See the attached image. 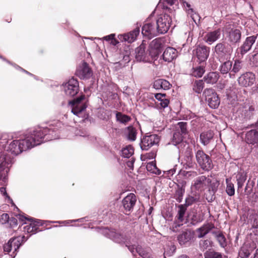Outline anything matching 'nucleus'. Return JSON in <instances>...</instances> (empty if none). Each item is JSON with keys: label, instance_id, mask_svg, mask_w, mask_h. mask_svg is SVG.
<instances>
[{"label": "nucleus", "instance_id": "f257e3e1", "mask_svg": "<svg viewBox=\"0 0 258 258\" xmlns=\"http://www.w3.org/2000/svg\"><path fill=\"white\" fill-rule=\"evenodd\" d=\"M56 132L55 129L51 127H38L27 134L24 139L13 141L6 151L17 155L23 151L39 145L43 142L56 139Z\"/></svg>", "mask_w": 258, "mask_h": 258}, {"label": "nucleus", "instance_id": "f03ea898", "mask_svg": "<svg viewBox=\"0 0 258 258\" xmlns=\"http://www.w3.org/2000/svg\"><path fill=\"white\" fill-rule=\"evenodd\" d=\"M103 233L114 242L125 244L134 255H135V252H136L142 257L146 251L140 246L135 248L134 245H130L135 242V239L133 234L131 232H117L113 229L105 228L103 230Z\"/></svg>", "mask_w": 258, "mask_h": 258}, {"label": "nucleus", "instance_id": "7ed1b4c3", "mask_svg": "<svg viewBox=\"0 0 258 258\" xmlns=\"http://www.w3.org/2000/svg\"><path fill=\"white\" fill-rule=\"evenodd\" d=\"M27 239L25 236L13 237L4 245V251L14 258L17 254L18 249Z\"/></svg>", "mask_w": 258, "mask_h": 258}, {"label": "nucleus", "instance_id": "20e7f679", "mask_svg": "<svg viewBox=\"0 0 258 258\" xmlns=\"http://www.w3.org/2000/svg\"><path fill=\"white\" fill-rule=\"evenodd\" d=\"M187 134V123L184 122H178L177 124L176 129L174 132L172 139V144L178 146L180 150L186 142H183V138L184 135Z\"/></svg>", "mask_w": 258, "mask_h": 258}, {"label": "nucleus", "instance_id": "39448f33", "mask_svg": "<svg viewBox=\"0 0 258 258\" xmlns=\"http://www.w3.org/2000/svg\"><path fill=\"white\" fill-rule=\"evenodd\" d=\"M211 183V180L210 178L205 175H202L195 179L191 183V190L192 193H201L207 189L210 184Z\"/></svg>", "mask_w": 258, "mask_h": 258}, {"label": "nucleus", "instance_id": "423d86ee", "mask_svg": "<svg viewBox=\"0 0 258 258\" xmlns=\"http://www.w3.org/2000/svg\"><path fill=\"white\" fill-rule=\"evenodd\" d=\"M232 51L231 45L226 42L217 43L214 48V52L220 61L229 58Z\"/></svg>", "mask_w": 258, "mask_h": 258}, {"label": "nucleus", "instance_id": "0eeeda50", "mask_svg": "<svg viewBox=\"0 0 258 258\" xmlns=\"http://www.w3.org/2000/svg\"><path fill=\"white\" fill-rule=\"evenodd\" d=\"M13 163L12 158L6 151L0 153V180L5 178Z\"/></svg>", "mask_w": 258, "mask_h": 258}, {"label": "nucleus", "instance_id": "6e6552de", "mask_svg": "<svg viewBox=\"0 0 258 258\" xmlns=\"http://www.w3.org/2000/svg\"><path fill=\"white\" fill-rule=\"evenodd\" d=\"M196 160L201 168L206 171L211 170L213 167L212 160L210 157L202 150H198L196 154Z\"/></svg>", "mask_w": 258, "mask_h": 258}, {"label": "nucleus", "instance_id": "1a4fd4ad", "mask_svg": "<svg viewBox=\"0 0 258 258\" xmlns=\"http://www.w3.org/2000/svg\"><path fill=\"white\" fill-rule=\"evenodd\" d=\"M171 18L167 14L161 16L157 20L156 27L158 34H164L168 30L171 23Z\"/></svg>", "mask_w": 258, "mask_h": 258}, {"label": "nucleus", "instance_id": "9d476101", "mask_svg": "<svg viewBox=\"0 0 258 258\" xmlns=\"http://www.w3.org/2000/svg\"><path fill=\"white\" fill-rule=\"evenodd\" d=\"M205 100L210 107L216 109L220 104V99L216 92L212 89H207L204 91Z\"/></svg>", "mask_w": 258, "mask_h": 258}, {"label": "nucleus", "instance_id": "9b49d317", "mask_svg": "<svg viewBox=\"0 0 258 258\" xmlns=\"http://www.w3.org/2000/svg\"><path fill=\"white\" fill-rule=\"evenodd\" d=\"M19 219L22 222L25 220L31 221L29 225H26L23 227L24 231L28 233H32V234L36 233L38 227L43 225V222L40 220H34L32 218L29 219L21 215H19Z\"/></svg>", "mask_w": 258, "mask_h": 258}, {"label": "nucleus", "instance_id": "f8f14e48", "mask_svg": "<svg viewBox=\"0 0 258 258\" xmlns=\"http://www.w3.org/2000/svg\"><path fill=\"white\" fill-rule=\"evenodd\" d=\"M63 89L67 95L74 96L79 91L78 81L74 78H72L67 83L63 85Z\"/></svg>", "mask_w": 258, "mask_h": 258}, {"label": "nucleus", "instance_id": "ddd939ff", "mask_svg": "<svg viewBox=\"0 0 258 258\" xmlns=\"http://www.w3.org/2000/svg\"><path fill=\"white\" fill-rule=\"evenodd\" d=\"M160 141L157 135L146 136L141 140V148L143 150H148L154 145H157Z\"/></svg>", "mask_w": 258, "mask_h": 258}, {"label": "nucleus", "instance_id": "4468645a", "mask_svg": "<svg viewBox=\"0 0 258 258\" xmlns=\"http://www.w3.org/2000/svg\"><path fill=\"white\" fill-rule=\"evenodd\" d=\"M193 55L200 62L206 61L210 53V48L205 45H199L193 50Z\"/></svg>", "mask_w": 258, "mask_h": 258}, {"label": "nucleus", "instance_id": "2eb2a0df", "mask_svg": "<svg viewBox=\"0 0 258 258\" xmlns=\"http://www.w3.org/2000/svg\"><path fill=\"white\" fill-rule=\"evenodd\" d=\"M76 74L81 79H88L92 76L93 72L88 64L83 62L78 68Z\"/></svg>", "mask_w": 258, "mask_h": 258}, {"label": "nucleus", "instance_id": "dca6fc26", "mask_svg": "<svg viewBox=\"0 0 258 258\" xmlns=\"http://www.w3.org/2000/svg\"><path fill=\"white\" fill-rule=\"evenodd\" d=\"M84 98V95H82L70 102L72 105V112L74 114L79 116L80 114L86 108V104L82 103V101Z\"/></svg>", "mask_w": 258, "mask_h": 258}, {"label": "nucleus", "instance_id": "f3484780", "mask_svg": "<svg viewBox=\"0 0 258 258\" xmlns=\"http://www.w3.org/2000/svg\"><path fill=\"white\" fill-rule=\"evenodd\" d=\"M162 43L161 40L155 39L151 41L149 45V51L152 59L156 60L161 51Z\"/></svg>", "mask_w": 258, "mask_h": 258}, {"label": "nucleus", "instance_id": "a211bd4d", "mask_svg": "<svg viewBox=\"0 0 258 258\" xmlns=\"http://www.w3.org/2000/svg\"><path fill=\"white\" fill-rule=\"evenodd\" d=\"M136 201V197L133 193H130L122 200V204L126 214H128L127 212H130L133 210Z\"/></svg>", "mask_w": 258, "mask_h": 258}, {"label": "nucleus", "instance_id": "6ab92c4d", "mask_svg": "<svg viewBox=\"0 0 258 258\" xmlns=\"http://www.w3.org/2000/svg\"><path fill=\"white\" fill-rule=\"evenodd\" d=\"M137 25V26L136 28L130 32L124 34L119 35L118 36L119 40L122 42L125 41L128 43H132L134 42L136 39V38L139 34L140 31V27L141 26V25H138V23Z\"/></svg>", "mask_w": 258, "mask_h": 258}, {"label": "nucleus", "instance_id": "aec40b11", "mask_svg": "<svg viewBox=\"0 0 258 258\" xmlns=\"http://www.w3.org/2000/svg\"><path fill=\"white\" fill-rule=\"evenodd\" d=\"M136 59L138 61L144 62H151L153 60L150 55V53L149 54L145 53V46L142 44L136 49Z\"/></svg>", "mask_w": 258, "mask_h": 258}, {"label": "nucleus", "instance_id": "412c9836", "mask_svg": "<svg viewBox=\"0 0 258 258\" xmlns=\"http://www.w3.org/2000/svg\"><path fill=\"white\" fill-rule=\"evenodd\" d=\"M255 81V76L251 72H246L238 78V82L240 85L247 87L252 85Z\"/></svg>", "mask_w": 258, "mask_h": 258}, {"label": "nucleus", "instance_id": "4be33fe9", "mask_svg": "<svg viewBox=\"0 0 258 258\" xmlns=\"http://www.w3.org/2000/svg\"><path fill=\"white\" fill-rule=\"evenodd\" d=\"M142 33L149 39H151L158 34L155 24L150 23H147L143 26Z\"/></svg>", "mask_w": 258, "mask_h": 258}, {"label": "nucleus", "instance_id": "5701e85b", "mask_svg": "<svg viewBox=\"0 0 258 258\" xmlns=\"http://www.w3.org/2000/svg\"><path fill=\"white\" fill-rule=\"evenodd\" d=\"M180 1L182 2L183 7L185 9L187 15L190 16L194 22L197 24L198 22L200 21V16L199 14L197 13L191 7V5L189 3L184 0Z\"/></svg>", "mask_w": 258, "mask_h": 258}, {"label": "nucleus", "instance_id": "b1692460", "mask_svg": "<svg viewBox=\"0 0 258 258\" xmlns=\"http://www.w3.org/2000/svg\"><path fill=\"white\" fill-rule=\"evenodd\" d=\"M177 56V50L173 47H167L162 55L163 59L167 62H170Z\"/></svg>", "mask_w": 258, "mask_h": 258}, {"label": "nucleus", "instance_id": "393cba45", "mask_svg": "<svg viewBox=\"0 0 258 258\" xmlns=\"http://www.w3.org/2000/svg\"><path fill=\"white\" fill-rule=\"evenodd\" d=\"M256 38V37L255 36H251L246 38L243 45L240 48L241 54L246 53L250 49L252 45L255 42Z\"/></svg>", "mask_w": 258, "mask_h": 258}, {"label": "nucleus", "instance_id": "a878e982", "mask_svg": "<svg viewBox=\"0 0 258 258\" xmlns=\"http://www.w3.org/2000/svg\"><path fill=\"white\" fill-rule=\"evenodd\" d=\"M178 214L176 217L178 220V223H175L174 225L173 226V231H175V229L182 225V223L184 220V216L186 211V207L184 205H180L178 206Z\"/></svg>", "mask_w": 258, "mask_h": 258}, {"label": "nucleus", "instance_id": "bb28decb", "mask_svg": "<svg viewBox=\"0 0 258 258\" xmlns=\"http://www.w3.org/2000/svg\"><path fill=\"white\" fill-rule=\"evenodd\" d=\"M221 36V30L218 29L208 33L205 36V40L209 44H212L217 41Z\"/></svg>", "mask_w": 258, "mask_h": 258}, {"label": "nucleus", "instance_id": "cd10ccee", "mask_svg": "<svg viewBox=\"0 0 258 258\" xmlns=\"http://www.w3.org/2000/svg\"><path fill=\"white\" fill-rule=\"evenodd\" d=\"M241 36V31L238 29H232L228 32V40L232 43L239 42Z\"/></svg>", "mask_w": 258, "mask_h": 258}, {"label": "nucleus", "instance_id": "c85d7f7f", "mask_svg": "<svg viewBox=\"0 0 258 258\" xmlns=\"http://www.w3.org/2000/svg\"><path fill=\"white\" fill-rule=\"evenodd\" d=\"M213 228H214V225L211 223H208L203 225L197 230L198 237L202 238L204 237Z\"/></svg>", "mask_w": 258, "mask_h": 258}, {"label": "nucleus", "instance_id": "c756f323", "mask_svg": "<svg viewBox=\"0 0 258 258\" xmlns=\"http://www.w3.org/2000/svg\"><path fill=\"white\" fill-rule=\"evenodd\" d=\"M171 85L170 83L164 79H158L153 83V87L156 90L163 89L167 90L170 89Z\"/></svg>", "mask_w": 258, "mask_h": 258}, {"label": "nucleus", "instance_id": "7c9ffc66", "mask_svg": "<svg viewBox=\"0 0 258 258\" xmlns=\"http://www.w3.org/2000/svg\"><path fill=\"white\" fill-rule=\"evenodd\" d=\"M192 233L189 230H186L183 232L178 236L179 243L182 245L186 244L192 238Z\"/></svg>", "mask_w": 258, "mask_h": 258}, {"label": "nucleus", "instance_id": "2f4dec72", "mask_svg": "<svg viewBox=\"0 0 258 258\" xmlns=\"http://www.w3.org/2000/svg\"><path fill=\"white\" fill-rule=\"evenodd\" d=\"M219 78V75L217 72H210L204 78V81L207 84H214L216 83Z\"/></svg>", "mask_w": 258, "mask_h": 258}, {"label": "nucleus", "instance_id": "473e14b6", "mask_svg": "<svg viewBox=\"0 0 258 258\" xmlns=\"http://www.w3.org/2000/svg\"><path fill=\"white\" fill-rule=\"evenodd\" d=\"M125 135L128 140L134 141L136 139L137 130L133 126H129L125 129Z\"/></svg>", "mask_w": 258, "mask_h": 258}, {"label": "nucleus", "instance_id": "72a5a7b5", "mask_svg": "<svg viewBox=\"0 0 258 258\" xmlns=\"http://www.w3.org/2000/svg\"><path fill=\"white\" fill-rule=\"evenodd\" d=\"M246 140L249 144H254L258 141V132L256 130H251L246 134Z\"/></svg>", "mask_w": 258, "mask_h": 258}, {"label": "nucleus", "instance_id": "f704fd0d", "mask_svg": "<svg viewBox=\"0 0 258 258\" xmlns=\"http://www.w3.org/2000/svg\"><path fill=\"white\" fill-rule=\"evenodd\" d=\"M200 195L196 192L192 193L191 195L188 196L185 199V206L186 207L190 206L194 203H197L200 201Z\"/></svg>", "mask_w": 258, "mask_h": 258}, {"label": "nucleus", "instance_id": "c9c22d12", "mask_svg": "<svg viewBox=\"0 0 258 258\" xmlns=\"http://www.w3.org/2000/svg\"><path fill=\"white\" fill-rule=\"evenodd\" d=\"M213 136L214 133L211 131L202 133L200 135V140L202 143L204 145H207L213 138Z\"/></svg>", "mask_w": 258, "mask_h": 258}, {"label": "nucleus", "instance_id": "e433bc0d", "mask_svg": "<svg viewBox=\"0 0 258 258\" xmlns=\"http://www.w3.org/2000/svg\"><path fill=\"white\" fill-rule=\"evenodd\" d=\"M185 148V151L184 152V155L185 160L189 164L191 163V161L193 158L192 149L191 146H190L188 144L185 143L183 145Z\"/></svg>", "mask_w": 258, "mask_h": 258}, {"label": "nucleus", "instance_id": "4c0bfd02", "mask_svg": "<svg viewBox=\"0 0 258 258\" xmlns=\"http://www.w3.org/2000/svg\"><path fill=\"white\" fill-rule=\"evenodd\" d=\"M146 168L148 171L153 174L160 175L161 173V171L157 167L156 163L154 162L147 163Z\"/></svg>", "mask_w": 258, "mask_h": 258}, {"label": "nucleus", "instance_id": "58836bf2", "mask_svg": "<svg viewBox=\"0 0 258 258\" xmlns=\"http://www.w3.org/2000/svg\"><path fill=\"white\" fill-rule=\"evenodd\" d=\"M232 65V62L230 60L224 62L221 65V73L223 74H227L230 71H231Z\"/></svg>", "mask_w": 258, "mask_h": 258}, {"label": "nucleus", "instance_id": "ea45409f", "mask_svg": "<svg viewBox=\"0 0 258 258\" xmlns=\"http://www.w3.org/2000/svg\"><path fill=\"white\" fill-rule=\"evenodd\" d=\"M204 87V83L202 80H197L192 85L193 90L197 93L200 94Z\"/></svg>", "mask_w": 258, "mask_h": 258}, {"label": "nucleus", "instance_id": "a19ab883", "mask_svg": "<svg viewBox=\"0 0 258 258\" xmlns=\"http://www.w3.org/2000/svg\"><path fill=\"white\" fill-rule=\"evenodd\" d=\"M116 120L121 123H126L129 122L131 118L130 116L123 114L121 112H117L116 113Z\"/></svg>", "mask_w": 258, "mask_h": 258}, {"label": "nucleus", "instance_id": "79ce46f5", "mask_svg": "<svg viewBox=\"0 0 258 258\" xmlns=\"http://www.w3.org/2000/svg\"><path fill=\"white\" fill-rule=\"evenodd\" d=\"M121 152L122 157L128 158L133 155L134 149L132 146L128 145L122 149Z\"/></svg>", "mask_w": 258, "mask_h": 258}, {"label": "nucleus", "instance_id": "37998d69", "mask_svg": "<svg viewBox=\"0 0 258 258\" xmlns=\"http://www.w3.org/2000/svg\"><path fill=\"white\" fill-rule=\"evenodd\" d=\"M251 252L247 245H243L239 251V255L241 258H248Z\"/></svg>", "mask_w": 258, "mask_h": 258}, {"label": "nucleus", "instance_id": "c03bdc74", "mask_svg": "<svg viewBox=\"0 0 258 258\" xmlns=\"http://www.w3.org/2000/svg\"><path fill=\"white\" fill-rule=\"evenodd\" d=\"M221 253L215 251L213 250H209L204 253L205 258H222Z\"/></svg>", "mask_w": 258, "mask_h": 258}, {"label": "nucleus", "instance_id": "a18cd8bd", "mask_svg": "<svg viewBox=\"0 0 258 258\" xmlns=\"http://www.w3.org/2000/svg\"><path fill=\"white\" fill-rule=\"evenodd\" d=\"M205 68L203 66L197 67L193 68L192 75L195 77L200 78L205 73Z\"/></svg>", "mask_w": 258, "mask_h": 258}, {"label": "nucleus", "instance_id": "49530a36", "mask_svg": "<svg viewBox=\"0 0 258 258\" xmlns=\"http://www.w3.org/2000/svg\"><path fill=\"white\" fill-rule=\"evenodd\" d=\"M241 68V62L239 60H235L233 68L231 69V72L229 74L230 77H231L232 75L234 76V74L238 73Z\"/></svg>", "mask_w": 258, "mask_h": 258}, {"label": "nucleus", "instance_id": "de8ad7c7", "mask_svg": "<svg viewBox=\"0 0 258 258\" xmlns=\"http://www.w3.org/2000/svg\"><path fill=\"white\" fill-rule=\"evenodd\" d=\"M226 182L227 183L226 189L227 194L230 196H233L235 194L234 184L228 179H226Z\"/></svg>", "mask_w": 258, "mask_h": 258}, {"label": "nucleus", "instance_id": "09e8293b", "mask_svg": "<svg viewBox=\"0 0 258 258\" xmlns=\"http://www.w3.org/2000/svg\"><path fill=\"white\" fill-rule=\"evenodd\" d=\"M246 179V176L244 173H239L237 176L238 188H242Z\"/></svg>", "mask_w": 258, "mask_h": 258}, {"label": "nucleus", "instance_id": "8fccbe9b", "mask_svg": "<svg viewBox=\"0 0 258 258\" xmlns=\"http://www.w3.org/2000/svg\"><path fill=\"white\" fill-rule=\"evenodd\" d=\"M216 239L218 241L220 246L222 247H225L226 245V240L225 236L222 233H219L216 235Z\"/></svg>", "mask_w": 258, "mask_h": 258}, {"label": "nucleus", "instance_id": "3c124183", "mask_svg": "<svg viewBox=\"0 0 258 258\" xmlns=\"http://www.w3.org/2000/svg\"><path fill=\"white\" fill-rule=\"evenodd\" d=\"M114 36H115V34H110L109 35H107V36H104L103 38V39L106 40V41H109V40H112V43L113 44V45H115L117 43H118V41H117L115 39H114Z\"/></svg>", "mask_w": 258, "mask_h": 258}, {"label": "nucleus", "instance_id": "603ef678", "mask_svg": "<svg viewBox=\"0 0 258 258\" xmlns=\"http://www.w3.org/2000/svg\"><path fill=\"white\" fill-rule=\"evenodd\" d=\"M184 192V191L182 189H180L177 190L176 192V196H177L176 199L179 202H181Z\"/></svg>", "mask_w": 258, "mask_h": 258}, {"label": "nucleus", "instance_id": "864d4df0", "mask_svg": "<svg viewBox=\"0 0 258 258\" xmlns=\"http://www.w3.org/2000/svg\"><path fill=\"white\" fill-rule=\"evenodd\" d=\"M175 249H176V247H175V246L173 245H172L170 247V250H166L164 252V254L166 255H167V256H171L175 252Z\"/></svg>", "mask_w": 258, "mask_h": 258}, {"label": "nucleus", "instance_id": "5fc2aeb1", "mask_svg": "<svg viewBox=\"0 0 258 258\" xmlns=\"http://www.w3.org/2000/svg\"><path fill=\"white\" fill-rule=\"evenodd\" d=\"M0 191L2 194H3L4 196H6V197L8 199V200L10 201V203L15 206V204H14L13 200L10 198V197L8 195L6 188L5 187H1L0 188Z\"/></svg>", "mask_w": 258, "mask_h": 258}, {"label": "nucleus", "instance_id": "6e6d98bb", "mask_svg": "<svg viewBox=\"0 0 258 258\" xmlns=\"http://www.w3.org/2000/svg\"><path fill=\"white\" fill-rule=\"evenodd\" d=\"M200 244L201 247L205 249L208 247L209 245L210 244V241L208 240H202L200 241Z\"/></svg>", "mask_w": 258, "mask_h": 258}, {"label": "nucleus", "instance_id": "4d7b16f0", "mask_svg": "<svg viewBox=\"0 0 258 258\" xmlns=\"http://www.w3.org/2000/svg\"><path fill=\"white\" fill-rule=\"evenodd\" d=\"M169 103V100L165 98L163 100H161V101L160 103V104L162 108H165V107L168 106Z\"/></svg>", "mask_w": 258, "mask_h": 258}, {"label": "nucleus", "instance_id": "13d9d810", "mask_svg": "<svg viewBox=\"0 0 258 258\" xmlns=\"http://www.w3.org/2000/svg\"><path fill=\"white\" fill-rule=\"evenodd\" d=\"M165 94L157 93L155 94V97L157 100L161 102L162 100L165 99Z\"/></svg>", "mask_w": 258, "mask_h": 258}, {"label": "nucleus", "instance_id": "bf43d9fd", "mask_svg": "<svg viewBox=\"0 0 258 258\" xmlns=\"http://www.w3.org/2000/svg\"><path fill=\"white\" fill-rule=\"evenodd\" d=\"M9 219V216L8 214L4 213L1 216V219L3 221L2 222L3 224L6 223L8 222Z\"/></svg>", "mask_w": 258, "mask_h": 258}, {"label": "nucleus", "instance_id": "052dcab7", "mask_svg": "<svg viewBox=\"0 0 258 258\" xmlns=\"http://www.w3.org/2000/svg\"><path fill=\"white\" fill-rule=\"evenodd\" d=\"M135 162V159L133 158H132V159L130 160H128L126 162V165L127 167H128L131 169H133L134 167V164Z\"/></svg>", "mask_w": 258, "mask_h": 258}, {"label": "nucleus", "instance_id": "680f3d73", "mask_svg": "<svg viewBox=\"0 0 258 258\" xmlns=\"http://www.w3.org/2000/svg\"><path fill=\"white\" fill-rule=\"evenodd\" d=\"M252 61L256 66H258V53L253 55Z\"/></svg>", "mask_w": 258, "mask_h": 258}, {"label": "nucleus", "instance_id": "e2e57ef3", "mask_svg": "<svg viewBox=\"0 0 258 258\" xmlns=\"http://www.w3.org/2000/svg\"><path fill=\"white\" fill-rule=\"evenodd\" d=\"M252 227L254 228H258V217L254 218L253 223L252 224Z\"/></svg>", "mask_w": 258, "mask_h": 258}, {"label": "nucleus", "instance_id": "0e129e2a", "mask_svg": "<svg viewBox=\"0 0 258 258\" xmlns=\"http://www.w3.org/2000/svg\"><path fill=\"white\" fill-rule=\"evenodd\" d=\"M142 258H152L151 253L147 251V250L145 251V253L142 256Z\"/></svg>", "mask_w": 258, "mask_h": 258}, {"label": "nucleus", "instance_id": "69168bd1", "mask_svg": "<svg viewBox=\"0 0 258 258\" xmlns=\"http://www.w3.org/2000/svg\"><path fill=\"white\" fill-rule=\"evenodd\" d=\"M187 174H188L189 176H196L197 175V173L195 171H189L187 172Z\"/></svg>", "mask_w": 258, "mask_h": 258}, {"label": "nucleus", "instance_id": "338daca9", "mask_svg": "<svg viewBox=\"0 0 258 258\" xmlns=\"http://www.w3.org/2000/svg\"><path fill=\"white\" fill-rule=\"evenodd\" d=\"M155 157V154L154 152H151L148 154L147 157L149 158H154Z\"/></svg>", "mask_w": 258, "mask_h": 258}, {"label": "nucleus", "instance_id": "774afa93", "mask_svg": "<svg viewBox=\"0 0 258 258\" xmlns=\"http://www.w3.org/2000/svg\"><path fill=\"white\" fill-rule=\"evenodd\" d=\"M177 258H190L188 255L186 254H181L178 256Z\"/></svg>", "mask_w": 258, "mask_h": 258}]
</instances>
